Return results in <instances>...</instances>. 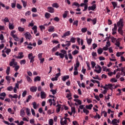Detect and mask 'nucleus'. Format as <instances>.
<instances>
[{
  "mask_svg": "<svg viewBox=\"0 0 125 125\" xmlns=\"http://www.w3.org/2000/svg\"><path fill=\"white\" fill-rule=\"evenodd\" d=\"M97 52L98 54H102L103 53V49L102 48H99L97 49Z\"/></svg>",
  "mask_w": 125,
  "mask_h": 125,
  "instance_id": "23",
  "label": "nucleus"
},
{
  "mask_svg": "<svg viewBox=\"0 0 125 125\" xmlns=\"http://www.w3.org/2000/svg\"><path fill=\"white\" fill-rule=\"evenodd\" d=\"M50 16H51V15L50 13H46L45 14V17L46 19H49V18H50Z\"/></svg>",
  "mask_w": 125,
  "mask_h": 125,
  "instance_id": "28",
  "label": "nucleus"
},
{
  "mask_svg": "<svg viewBox=\"0 0 125 125\" xmlns=\"http://www.w3.org/2000/svg\"><path fill=\"white\" fill-rule=\"evenodd\" d=\"M92 107H93V105H92V104H90L88 105H86V108L87 109H88L89 110H91Z\"/></svg>",
  "mask_w": 125,
  "mask_h": 125,
  "instance_id": "31",
  "label": "nucleus"
},
{
  "mask_svg": "<svg viewBox=\"0 0 125 125\" xmlns=\"http://www.w3.org/2000/svg\"><path fill=\"white\" fill-rule=\"evenodd\" d=\"M31 99H32V96L31 95H29L26 99V102L28 103L29 101L31 100Z\"/></svg>",
  "mask_w": 125,
  "mask_h": 125,
  "instance_id": "50",
  "label": "nucleus"
},
{
  "mask_svg": "<svg viewBox=\"0 0 125 125\" xmlns=\"http://www.w3.org/2000/svg\"><path fill=\"white\" fill-rule=\"evenodd\" d=\"M92 42V39L91 38H90L89 39H87V42L88 45H90V44H91Z\"/></svg>",
  "mask_w": 125,
  "mask_h": 125,
  "instance_id": "32",
  "label": "nucleus"
},
{
  "mask_svg": "<svg viewBox=\"0 0 125 125\" xmlns=\"http://www.w3.org/2000/svg\"><path fill=\"white\" fill-rule=\"evenodd\" d=\"M91 21L93 23V25H95V24H96V22H97V19L95 18L93 20H92Z\"/></svg>",
  "mask_w": 125,
  "mask_h": 125,
  "instance_id": "39",
  "label": "nucleus"
},
{
  "mask_svg": "<svg viewBox=\"0 0 125 125\" xmlns=\"http://www.w3.org/2000/svg\"><path fill=\"white\" fill-rule=\"evenodd\" d=\"M66 42H72V43H75V42H76V38L72 37L69 41H66Z\"/></svg>",
  "mask_w": 125,
  "mask_h": 125,
  "instance_id": "12",
  "label": "nucleus"
},
{
  "mask_svg": "<svg viewBox=\"0 0 125 125\" xmlns=\"http://www.w3.org/2000/svg\"><path fill=\"white\" fill-rule=\"evenodd\" d=\"M68 13H69V11H65L64 14L62 15L63 18H66V17L68 16Z\"/></svg>",
  "mask_w": 125,
  "mask_h": 125,
  "instance_id": "27",
  "label": "nucleus"
},
{
  "mask_svg": "<svg viewBox=\"0 0 125 125\" xmlns=\"http://www.w3.org/2000/svg\"><path fill=\"white\" fill-rule=\"evenodd\" d=\"M63 121V118H62L61 119V121H60V124L61 125H67V120H64V121Z\"/></svg>",
  "mask_w": 125,
  "mask_h": 125,
  "instance_id": "15",
  "label": "nucleus"
},
{
  "mask_svg": "<svg viewBox=\"0 0 125 125\" xmlns=\"http://www.w3.org/2000/svg\"><path fill=\"white\" fill-rule=\"evenodd\" d=\"M8 112L9 113H10V114H12V115H14V112H13V111H12V109L10 108H9L8 109Z\"/></svg>",
  "mask_w": 125,
  "mask_h": 125,
  "instance_id": "48",
  "label": "nucleus"
},
{
  "mask_svg": "<svg viewBox=\"0 0 125 125\" xmlns=\"http://www.w3.org/2000/svg\"><path fill=\"white\" fill-rule=\"evenodd\" d=\"M87 31V28H83L81 29V32H82V33H86V31Z\"/></svg>",
  "mask_w": 125,
  "mask_h": 125,
  "instance_id": "40",
  "label": "nucleus"
},
{
  "mask_svg": "<svg viewBox=\"0 0 125 125\" xmlns=\"http://www.w3.org/2000/svg\"><path fill=\"white\" fill-rule=\"evenodd\" d=\"M70 35H71V32L70 31H67L63 34V35L62 36V38L64 39V38L68 37V36H70Z\"/></svg>",
  "mask_w": 125,
  "mask_h": 125,
  "instance_id": "7",
  "label": "nucleus"
},
{
  "mask_svg": "<svg viewBox=\"0 0 125 125\" xmlns=\"http://www.w3.org/2000/svg\"><path fill=\"white\" fill-rule=\"evenodd\" d=\"M1 21H4V22H5V23H7V22H9V20L8 19V18L6 17L4 18V20H2Z\"/></svg>",
  "mask_w": 125,
  "mask_h": 125,
  "instance_id": "37",
  "label": "nucleus"
},
{
  "mask_svg": "<svg viewBox=\"0 0 125 125\" xmlns=\"http://www.w3.org/2000/svg\"><path fill=\"white\" fill-rule=\"evenodd\" d=\"M70 78V76L69 75H66L63 76L62 78V80L63 81V82H66V80H68Z\"/></svg>",
  "mask_w": 125,
  "mask_h": 125,
  "instance_id": "19",
  "label": "nucleus"
},
{
  "mask_svg": "<svg viewBox=\"0 0 125 125\" xmlns=\"http://www.w3.org/2000/svg\"><path fill=\"white\" fill-rule=\"evenodd\" d=\"M12 89H13V87H12V86H9L7 87V90H8L9 91H12Z\"/></svg>",
  "mask_w": 125,
  "mask_h": 125,
  "instance_id": "62",
  "label": "nucleus"
},
{
  "mask_svg": "<svg viewBox=\"0 0 125 125\" xmlns=\"http://www.w3.org/2000/svg\"><path fill=\"white\" fill-rule=\"evenodd\" d=\"M50 91H51V92L52 93L53 95H54L56 94V93H57L56 90L51 89Z\"/></svg>",
  "mask_w": 125,
  "mask_h": 125,
  "instance_id": "44",
  "label": "nucleus"
},
{
  "mask_svg": "<svg viewBox=\"0 0 125 125\" xmlns=\"http://www.w3.org/2000/svg\"><path fill=\"white\" fill-rule=\"evenodd\" d=\"M54 20L56 22H59V21L60 20V19H59V18H58V17H56L54 18Z\"/></svg>",
  "mask_w": 125,
  "mask_h": 125,
  "instance_id": "60",
  "label": "nucleus"
},
{
  "mask_svg": "<svg viewBox=\"0 0 125 125\" xmlns=\"http://www.w3.org/2000/svg\"><path fill=\"white\" fill-rule=\"evenodd\" d=\"M38 89V88L36 86H32L30 88V90L31 92H36Z\"/></svg>",
  "mask_w": 125,
  "mask_h": 125,
  "instance_id": "6",
  "label": "nucleus"
},
{
  "mask_svg": "<svg viewBox=\"0 0 125 125\" xmlns=\"http://www.w3.org/2000/svg\"><path fill=\"white\" fill-rule=\"evenodd\" d=\"M48 32L51 33V32H54V26H51L49 27V29L48 30Z\"/></svg>",
  "mask_w": 125,
  "mask_h": 125,
  "instance_id": "22",
  "label": "nucleus"
},
{
  "mask_svg": "<svg viewBox=\"0 0 125 125\" xmlns=\"http://www.w3.org/2000/svg\"><path fill=\"white\" fill-rule=\"evenodd\" d=\"M109 46H108V45H105V46L103 48V50H108V48Z\"/></svg>",
  "mask_w": 125,
  "mask_h": 125,
  "instance_id": "54",
  "label": "nucleus"
},
{
  "mask_svg": "<svg viewBox=\"0 0 125 125\" xmlns=\"http://www.w3.org/2000/svg\"><path fill=\"white\" fill-rule=\"evenodd\" d=\"M47 10L50 13H54V8L52 7H48Z\"/></svg>",
  "mask_w": 125,
  "mask_h": 125,
  "instance_id": "11",
  "label": "nucleus"
},
{
  "mask_svg": "<svg viewBox=\"0 0 125 125\" xmlns=\"http://www.w3.org/2000/svg\"><path fill=\"white\" fill-rule=\"evenodd\" d=\"M16 42H20V39L17 37V35H13L12 37Z\"/></svg>",
  "mask_w": 125,
  "mask_h": 125,
  "instance_id": "18",
  "label": "nucleus"
},
{
  "mask_svg": "<svg viewBox=\"0 0 125 125\" xmlns=\"http://www.w3.org/2000/svg\"><path fill=\"white\" fill-rule=\"evenodd\" d=\"M31 11H32V12H37L38 10L37 9V8L33 7L32 8Z\"/></svg>",
  "mask_w": 125,
  "mask_h": 125,
  "instance_id": "58",
  "label": "nucleus"
},
{
  "mask_svg": "<svg viewBox=\"0 0 125 125\" xmlns=\"http://www.w3.org/2000/svg\"><path fill=\"white\" fill-rule=\"evenodd\" d=\"M56 107H58L57 108H56V112L57 113H59V112H60V110H61V104H58L57 105H56Z\"/></svg>",
  "mask_w": 125,
  "mask_h": 125,
  "instance_id": "14",
  "label": "nucleus"
},
{
  "mask_svg": "<svg viewBox=\"0 0 125 125\" xmlns=\"http://www.w3.org/2000/svg\"><path fill=\"white\" fill-rule=\"evenodd\" d=\"M117 120L116 119H113L112 122H111V124L112 125H116L117 124Z\"/></svg>",
  "mask_w": 125,
  "mask_h": 125,
  "instance_id": "43",
  "label": "nucleus"
},
{
  "mask_svg": "<svg viewBox=\"0 0 125 125\" xmlns=\"http://www.w3.org/2000/svg\"><path fill=\"white\" fill-rule=\"evenodd\" d=\"M117 26H118V32L119 34L123 36L124 34V31L123 30V28H124V20L123 19H120L119 21L117 23Z\"/></svg>",
  "mask_w": 125,
  "mask_h": 125,
  "instance_id": "1",
  "label": "nucleus"
},
{
  "mask_svg": "<svg viewBox=\"0 0 125 125\" xmlns=\"http://www.w3.org/2000/svg\"><path fill=\"white\" fill-rule=\"evenodd\" d=\"M83 113H85V115H88V114L89 113V111H88L87 109H85V108H84L83 109Z\"/></svg>",
  "mask_w": 125,
  "mask_h": 125,
  "instance_id": "36",
  "label": "nucleus"
},
{
  "mask_svg": "<svg viewBox=\"0 0 125 125\" xmlns=\"http://www.w3.org/2000/svg\"><path fill=\"white\" fill-rule=\"evenodd\" d=\"M20 64L21 65H22V64L24 65L26 64V60H22L20 62Z\"/></svg>",
  "mask_w": 125,
  "mask_h": 125,
  "instance_id": "53",
  "label": "nucleus"
},
{
  "mask_svg": "<svg viewBox=\"0 0 125 125\" xmlns=\"http://www.w3.org/2000/svg\"><path fill=\"white\" fill-rule=\"evenodd\" d=\"M24 29L23 27H21V26H19L18 27V30L19 31V32H24Z\"/></svg>",
  "mask_w": 125,
  "mask_h": 125,
  "instance_id": "42",
  "label": "nucleus"
},
{
  "mask_svg": "<svg viewBox=\"0 0 125 125\" xmlns=\"http://www.w3.org/2000/svg\"><path fill=\"white\" fill-rule=\"evenodd\" d=\"M105 86H108V88H109V89H110L111 90H113V84H111V83H109L108 84H106Z\"/></svg>",
  "mask_w": 125,
  "mask_h": 125,
  "instance_id": "26",
  "label": "nucleus"
},
{
  "mask_svg": "<svg viewBox=\"0 0 125 125\" xmlns=\"http://www.w3.org/2000/svg\"><path fill=\"white\" fill-rule=\"evenodd\" d=\"M96 8V4H93V5L92 6H89L88 7V10L89 11H90V10H93V11H94V10H95V9Z\"/></svg>",
  "mask_w": 125,
  "mask_h": 125,
  "instance_id": "5",
  "label": "nucleus"
},
{
  "mask_svg": "<svg viewBox=\"0 0 125 125\" xmlns=\"http://www.w3.org/2000/svg\"><path fill=\"white\" fill-rule=\"evenodd\" d=\"M41 96L42 99H44L46 97L45 96V93L43 91H42L41 93Z\"/></svg>",
  "mask_w": 125,
  "mask_h": 125,
  "instance_id": "17",
  "label": "nucleus"
},
{
  "mask_svg": "<svg viewBox=\"0 0 125 125\" xmlns=\"http://www.w3.org/2000/svg\"><path fill=\"white\" fill-rule=\"evenodd\" d=\"M72 5H75V6H77V7H80V4L77 2H74Z\"/></svg>",
  "mask_w": 125,
  "mask_h": 125,
  "instance_id": "55",
  "label": "nucleus"
},
{
  "mask_svg": "<svg viewBox=\"0 0 125 125\" xmlns=\"http://www.w3.org/2000/svg\"><path fill=\"white\" fill-rule=\"evenodd\" d=\"M17 7L18 9H22V6L19 3L17 4Z\"/></svg>",
  "mask_w": 125,
  "mask_h": 125,
  "instance_id": "56",
  "label": "nucleus"
},
{
  "mask_svg": "<svg viewBox=\"0 0 125 125\" xmlns=\"http://www.w3.org/2000/svg\"><path fill=\"white\" fill-rule=\"evenodd\" d=\"M19 56L16 57V58H17V59H22V58L24 57V56L23 55V53L22 52L19 53Z\"/></svg>",
  "mask_w": 125,
  "mask_h": 125,
  "instance_id": "13",
  "label": "nucleus"
},
{
  "mask_svg": "<svg viewBox=\"0 0 125 125\" xmlns=\"http://www.w3.org/2000/svg\"><path fill=\"white\" fill-rule=\"evenodd\" d=\"M58 48H60V44H58L57 46L53 47L52 49V52H55Z\"/></svg>",
  "mask_w": 125,
  "mask_h": 125,
  "instance_id": "9",
  "label": "nucleus"
},
{
  "mask_svg": "<svg viewBox=\"0 0 125 125\" xmlns=\"http://www.w3.org/2000/svg\"><path fill=\"white\" fill-rule=\"evenodd\" d=\"M26 80L28 83H32V79H31V78L29 76H26Z\"/></svg>",
  "mask_w": 125,
  "mask_h": 125,
  "instance_id": "47",
  "label": "nucleus"
},
{
  "mask_svg": "<svg viewBox=\"0 0 125 125\" xmlns=\"http://www.w3.org/2000/svg\"><path fill=\"white\" fill-rule=\"evenodd\" d=\"M35 56H33V53H30L28 55V58L30 60V63H34Z\"/></svg>",
  "mask_w": 125,
  "mask_h": 125,
  "instance_id": "3",
  "label": "nucleus"
},
{
  "mask_svg": "<svg viewBox=\"0 0 125 125\" xmlns=\"http://www.w3.org/2000/svg\"><path fill=\"white\" fill-rule=\"evenodd\" d=\"M21 1L23 4V7H24V8L26 7V6H27V2H26L23 0H21Z\"/></svg>",
  "mask_w": 125,
  "mask_h": 125,
  "instance_id": "38",
  "label": "nucleus"
},
{
  "mask_svg": "<svg viewBox=\"0 0 125 125\" xmlns=\"http://www.w3.org/2000/svg\"><path fill=\"white\" fill-rule=\"evenodd\" d=\"M60 76H61V72H59L58 73L56 74V80H57V79H58V78H59V77H60Z\"/></svg>",
  "mask_w": 125,
  "mask_h": 125,
  "instance_id": "51",
  "label": "nucleus"
},
{
  "mask_svg": "<svg viewBox=\"0 0 125 125\" xmlns=\"http://www.w3.org/2000/svg\"><path fill=\"white\" fill-rule=\"evenodd\" d=\"M38 56L39 60L41 59L42 58V53H39L38 55Z\"/></svg>",
  "mask_w": 125,
  "mask_h": 125,
  "instance_id": "63",
  "label": "nucleus"
},
{
  "mask_svg": "<svg viewBox=\"0 0 125 125\" xmlns=\"http://www.w3.org/2000/svg\"><path fill=\"white\" fill-rule=\"evenodd\" d=\"M9 29L10 30H13V29H14V25L12 24H11L10 22L9 23Z\"/></svg>",
  "mask_w": 125,
  "mask_h": 125,
  "instance_id": "30",
  "label": "nucleus"
},
{
  "mask_svg": "<svg viewBox=\"0 0 125 125\" xmlns=\"http://www.w3.org/2000/svg\"><path fill=\"white\" fill-rule=\"evenodd\" d=\"M10 52H11V50L10 49H7L5 51V53H6V54H7V55H9Z\"/></svg>",
  "mask_w": 125,
  "mask_h": 125,
  "instance_id": "46",
  "label": "nucleus"
},
{
  "mask_svg": "<svg viewBox=\"0 0 125 125\" xmlns=\"http://www.w3.org/2000/svg\"><path fill=\"white\" fill-rule=\"evenodd\" d=\"M25 110H26V113L27 115V116H28V117H29L30 115H31V113H30V109L29 108H25Z\"/></svg>",
  "mask_w": 125,
  "mask_h": 125,
  "instance_id": "24",
  "label": "nucleus"
},
{
  "mask_svg": "<svg viewBox=\"0 0 125 125\" xmlns=\"http://www.w3.org/2000/svg\"><path fill=\"white\" fill-rule=\"evenodd\" d=\"M95 69H99L98 70L97 69H94V72H96L98 74H100L101 73V71H102V68H101V66L100 65H98L97 67L95 66Z\"/></svg>",
  "mask_w": 125,
  "mask_h": 125,
  "instance_id": "4",
  "label": "nucleus"
},
{
  "mask_svg": "<svg viewBox=\"0 0 125 125\" xmlns=\"http://www.w3.org/2000/svg\"><path fill=\"white\" fill-rule=\"evenodd\" d=\"M27 95V91L24 90L22 94V97H25Z\"/></svg>",
  "mask_w": 125,
  "mask_h": 125,
  "instance_id": "52",
  "label": "nucleus"
},
{
  "mask_svg": "<svg viewBox=\"0 0 125 125\" xmlns=\"http://www.w3.org/2000/svg\"><path fill=\"white\" fill-rule=\"evenodd\" d=\"M111 3L113 6L114 9H115L116 7H117V6H118V4H117L116 2H111Z\"/></svg>",
  "mask_w": 125,
  "mask_h": 125,
  "instance_id": "35",
  "label": "nucleus"
},
{
  "mask_svg": "<svg viewBox=\"0 0 125 125\" xmlns=\"http://www.w3.org/2000/svg\"><path fill=\"white\" fill-rule=\"evenodd\" d=\"M61 52L62 53H60L59 52H57L55 53V55L56 56H60V58H64L65 57V55L67 54V51L65 50H61Z\"/></svg>",
  "mask_w": 125,
  "mask_h": 125,
  "instance_id": "2",
  "label": "nucleus"
},
{
  "mask_svg": "<svg viewBox=\"0 0 125 125\" xmlns=\"http://www.w3.org/2000/svg\"><path fill=\"white\" fill-rule=\"evenodd\" d=\"M9 97L12 99V98H18V95L17 94H14L13 96L11 94L9 95Z\"/></svg>",
  "mask_w": 125,
  "mask_h": 125,
  "instance_id": "16",
  "label": "nucleus"
},
{
  "mask_svg": "<svg viewBox=\"0 0 125 125\" xmlns=\"http://www.w3.org/2000/svg\"><path fill=\"white\" fill-rule=\"evenodd\" d=\"M24 36L26 40H31V34L29 32H26Z\"/></svg>",
  "mask_w": 125,
  "mask_h": 125,
  "instance_id": "10",
  "label": "nucleus"
},
{
  "mask_svg": "<svg viewBox=\"0 0 125 125\" xmlns=\"http://www.w3.org/2000/svg\"><path fill=\"white\" fill-rule=\"evenodd\" d=\"M72 53L73 55H76V54H78V53H79V51H78L77 50H75L73 51Z\"/></svg>",
  "mask_w": 125,
  "mask_h": 125,
  "instance_id": "49",
  "label": "nucleus"
},
{
  "mask_svg": "<svg viewBox=\"0 0 125 125\" xmlns=\"http://www.w3.org/2000/svg\"><path fill=\"white\" fill-rule=\"evenodd\" d=\"M25 108H22L20 111V116L21 117H24L25 116Z\"/></svg>",
  "mask_w": 125,
  "mask_h": 125,
  "instance_id": "8",
  "label": "nucleus"
},
{
  "mask_svg": "<svg viewBox=\"0 0 125 125\" xmlns=\"http://www.w3.org/2000/svg\"><path fill=\"white\" fill-rule=\"evenodd\" d=\"M32 105H33L34 109H35L39 107V105L37 104V103L36 102H33L32 103Z\"/></svg>",
  "mask_w": 125,
  "mask_h": 125,
  "instance_id": "21",
  "label": "nucleus"
},
{
  "mask_svg": "<svg viewBox=\"0 0 125 125\" xmlns=\"http://www.w3.org/2000/svg\"><path fill=\"white\" fill-rule=\"evenodd\" d=\"M76 65H75V67H77L78 68H79L80 67V62H79V61H77L76 62Z\"/></svg>",
  "mask_w": 125,
  "mask_h": 125,
  "instance_id": "64",
  "label": "nucleus"
},
{
  "mask_svg": "<svg viewBox=\"0 0 125 125\" xmlns=\"http://www.w3.org/2000/svg\"><path fill=\"white\" fill-rule=\"evenodd\" d=\"M53 7H55L56 8H58L59 7V5L57 3H54L52 4Z\"/></svg>",
  "mask_w": 125,
  "mask_h": 125,
  "instance_id": "34",
  "label": "nucleus"
},
{
  "mask_svg": "<svg viewBox=\"0 0 125 125\" xmlns=\"http://www.w3.org/2000/svg\"><path fill=\"white\" fill-rule=\"evenodd\" d=\"M71 112L74 114L76 113V108L75 107H71Z\"/></svg>",
  "mask_w": 125,
  "mask_h": 125,
  "instance_id": "45",
  "label": "nucleus"
},
{
  "mask_svg": "<svg viewBox=\"0 0 125 125\" xmlns=\"http://www.w3.org/2000/svg\"><path fill=\"white\" fill-rule=\"evenodd\" d=\"M25 16H28L29 15H31V11H28L25 13Z\"/></svg>",
  "mask_w": 125,
  "mask_h": 125,
  "instance_id": "61",
  "label": "nucleus"
},
{
  "mask_svg": "<svg viewBox=\"0 0 125 125\" xmlns=\"http://www.w3.org/2000/svg\"><path fill=\"white\" fill-rule=\"evenodd\" d=\"M92 68H94L95 67V65H96V63L94 62H91Z\"/></svg>",
  "mask_w": 125,
  "mask_h": 125,
  "instance_id": "57",
  "label": "nucleus"
},
{
  "mask_svg": "<svg viewBox=\"0 0 125 125\" xmlns=\"http://www.w3.org/2000/svg\"><path fill=\"white\" fill-rule=\"evenodd\" d=\"M110 82L111 83H117L118 82V80H116L115 78H113L110 80Z\"/></svg>",
  "mask_w": 125,
  "mask_h": 125,
  "instance_id": "41",
  "label": "nucleus"
},
{
  "mask_svg": "<svg viewBox=\"0 0 125 125\" xmlns=\"http://www.w3.org/2000/svg\"><path fill=\"white\" fill-rule=\"evenodd\" d=\"M12 8H15L16 7V0H14V2L11 4Z\"/></svg>",
  "mask_w": 125,
  "mask_h": 125,
  "instance_id": "25",
  "label": "nucleus"
},
{
  "mask_svg": "<svg viewBox=\"0 0 125 125\" xmlns=\"http://www.w3.org/2000/svg\"><path fill=\"white\" fill-rule=\"evenodd\" d=\"M10 72V67L8 66L7 67V69L6 70V73L7 74V76L9 75Z\"/></svg>",
  "mask_w": 125,
  "mask_h": 125,
  "instance_id": "33",
  "label": "nucleus"
},
{
  "mask_svg": "<svg viewBox=\"0 0 125 125\" xmlns=\"http://www.w3.org/2000/svg\"><path fill=\"white\" fill-rule=\"evenodd\" d=\"M6 80L7 81H8V82H9V81H11V77L9 76H6Z\"/></svg>",
  "mask_w": 125,
  "mask_h": 125,
  "instance_id": "59",
  "label": "nucleus"
},
{
  "mask_svg": "<svg viewBox=\"0 0 125 125\" xmlns=\"http://www.w3.org/2000/svg\"><path fill=\"white\" fill-rule=\"evenodd\" d=\"M32 30H34V34H37V33L38 32V27L36 25H34L32 28Z\"/></svg>",
  "mask_w": 125,
  "mask_h": 125,
  "instance_id": "20",
  "label": "nucleus"
},
{
  "mask_svg": "<svg viewBox=\"0 0 125 125\" xmlns=\"http://www.w3.org/2000/svg\"><path fill=\"white\" fill-rule=\"evenodd\" d=\"M41 81V77L37 76L34 78V82H40Z\"/></svg>",
  "mask_w": 125,
  "mask_h": 125,
  "instance_id": "29",
  "label": "nucleus"
}]
</instances>
